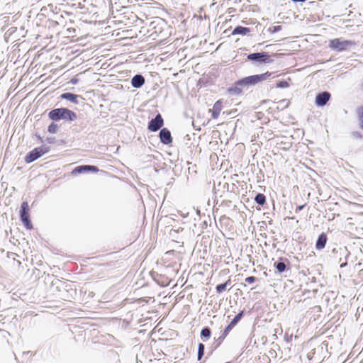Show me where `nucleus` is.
<instances>
[{"label": "nucleus", "instance_id": "1a4fd4ad", "mask_svg": "<svg viewBox=\"0 0 363 363\" xmlns=\"http://www.w3.org/2000/svg\"><path fill=\"white\" fill-rule=\"evenodd\" d=\"M330 98V94L328 91L319 93L315 96V104L318 106H325Z\"/></svg>", "mask_w": 363, "mask_h": 363}, {"label": "nucleus", "instance_id": "cd10ccee", "mask_svg": "<svg viewBox=\"0 0 363 363\" xmlns=\"http://www.w3.org/2000/svg\"><path fill=\"white\" fill-rule=\"evenodd\" d=\"M305 204L297 206L296 208V213H298V211L303 210Z\"/></svg>", "mask_w": 363, "mask_h": 363}, {"label": "nucleus", "instance_id": "b1692460", "mask_svg": "<svg viewBox=\"0 0 363 363\" xmlns=\"http://www.w3.org/2000/svg\"><path fill=\"white\" fill-rule=\"evenodd\" d=\"M277 86L279 88H287L289 86V84L286 81H280L277 83Z\"/></svg>", "mask_w": 363, "mask_h": 363}, {"label": "nucleus", "instance_id": "9d476101", "mask_svg": "<svg viewBox=\"0 0 363 363\" xmlns=\"http://www.w3.org/2000/svg\"><path fill=\"white\" fill-rule=\"evenodd\" d=\"M159 136L160 141L164 145H169L172 142V138L170 131L167 128L160 130Z\"/></svg>", "mask_w": 363, "mask_h": 363}, {"label": "nucleus", "instance_id": "f03ea898", "mask_svg": "<svg viewBox=\"0 0 363 363\" xmlns=\"http://www.w3.org/2000/svg\"><path fill=\"white\" fill-rule=\"evenodd\" d=\"M272 73L265 72L261 74L252 75L249 77H246L238 81V85H242L243 89L245 87H248L249 86H254L259 82L266 80L269 77H270Z\"/></svg>", "mask_w": 363, "mask_h": 363}, {"label": "nucleus", "instance_id": "c85d7f7f", "mask_svg": "<svg viewBox=\"0 0 363 363\" xmlns=\"http://www.w3.org/2000/svg\"><path fill=\"white\" fill-rule=\"evenodd\" d=\"M224 339H225V338H222V335H221L218 337V343L217 346H218V345H219L220 344V342H221Z\"/></svg>", "mask_w": 363, "mask_h": 363}, {"label": "nucleus", "instance_id": "f8f14e48", "mask_svg": "<svg viewBox=\"0 0 363 363\" xmlns=\"http://www.w3.org/2000/svg\"><path fill=\"white\" fill-rule=\"evenodd\" d=\"M98 168L96 167V166H92V165H82V166H78L74 170H73V173H83V172H88V171H91V172H98Z\"/></svg>", "mask_w": 363, "mask_h": 363}, {"label": "nucleus", "instance_id": "f3484780", "mask_svg": "<svg viewBox=\"0 0 363 363\" xmlns=\"http://www.w3.org/2000/svg\"><path fill=\"white\" fill-rule=\"evenodd\" d=\"M222 110V103L220 101H217L214 105H213V111H212V117L213 118H217L220 113Z\"/></svg>", "mask_w": 363, "mask_h": 363}, {"label": "nucleus", "instance_id": "20e7f679", "mask_svg": "<svg viewBox=\"0 0 363 363\" xmlns=\"http://www.w3.org/2000/svg\"><path fill=\"white\" fill-rule=\"evenodd\" d=\"M352 44V43L350 40L335 38L330 40L329 47L334 50L342 51L346 50L347 48Z\"/></svg>", "mask_w": 363, "mask_h": 363}, {"label": "nucleus", "instance_id": "ddd939ff", "mask_svg": "<svg viewBox=\"0 0 363 363\" xmlns=\"http://www.w3.org/2000/svg\"><path fill=\"white\" fill-rule=\"evenodd\" d=\"M242 85L238 84V81L230 88L228 89V93L231 96H238L243 91Z\"/></svg>", "mask_w": 363, "mask_h": 363}, {"label": "nucleus", "instance_id": "a211bd4d", "mask_svg": "<svg viewBox=\"0 0 363 363\" xmlns=\"http://www.w3.org/2000/svg\"><path fill=\"white\" fill-rule=\"evenodd\" d=\"M230 284V280L228 279L225 283L217 285L216 287V291L219 294L223 293V291H225L226 290L227 286Z\"/></svg>", "mask_w": 363, "mask_h": 363}, {"label": "nucleus", "instance_id": "7c9ffc66", "mask_svg": "<svg viewBox=\"0 0 363 363\" xmlns=\"http://www.w3.org/2000/svg\"><path fill=\"white\" fill-rule=\"evenodd\" d=\"M292 1H294V2H304L306 0H292Z\"/></svg>", "mask_w": 363, "mask_h": 363}, {"label": "nucleus", "instance_id": "c756f323", "mask_svg": "<svg viewBox=\"0 0 363 363\" xmlns=\"http://www.w3.org/2000/svg\"><path fill=\"white\" fill-rule=\"evenodd\" d=\"M347 264V263L346 262H344V263H342V264H340V267H341V268H342V267H345Z\"/></svg>", "mask_w": 363, "mask_h": 363}, {"label": "nucleus", "instance_id": "f257e3e1", "mask_svg": "<svg viewBox=\"0 0 363 363\" xmlns=\"http://www.w3.org/2000/svg\"><path fill=\"white\" fill-rule=\"evenodd\" d=\"M48 116L51 120L55 121L60 119L73 121L77 118L76 113L66 108L53 109L49 112Z\"/></svg>", "mask_w": 363, "mask_h": 363}, {"label": "nucleus", "instance_id": "5701e85b", "mask_svg": "<svg viewBox=\"0 0 363 363\" xmlns=\"http://www.w3.org/2000/svg\"><path fill=\"white\" fill-rule=\"evenodd\" d=\"M57 129H58V125L55 123H52L48 126V130L49 133L54 134L57 131Z\"/></svg>", "mask_w": 363, "mask_h": 363}, {"label": "nucleus", "instance_id": "7ed1b4c3", "mask_svg": "<svg viewBox=\"0 0 363 363\" xmlns=\"http://www.w3.org/2000/svg\"><path fill=\"white\" fill-rule=\"evenodd\" d=\"M48 152V148L46 147L40 146L35 147L26 155L25 157V162L26 163L33 162Z\"/></svg>", "mask_w": 363, "mask_h": 363}, {"label": "nucleus", "instance_id": "412c9836", "mask_svg": "<svg viewBox=\"0 0 363 363\" xmlns=\"http://www.w3.org/2000/svg\"><path fill=\"white\" fill-rule=\"evenodd\" d=\"M211 330L208 327L203 328L201 331V337L202 338L208 339L211 337Z\"/></svg>", "mask_w": 363, "mask_h": 363}, {"label": "nucleus", "instance_id": "a878e982", "mask_svg": "<svg viewBox=\"0 0 363 363\" xmlns=\"http://www.w3.org/2000/svg\"><path fill=\"white\" fill-rule=\"evenodd\" d=\"M256 280V278L253 276L252 277H248L245 279V282L248 283V284H252Z\"/></svg>", "mask_w": 363, "mask_h": 363}, {"label": "nucleus", "instance_id": "0eeeda50", "mask_svg": "<svg viewBox=\"0 0 363 363\" xmlns=\"http://www.w3.org/2000/svg\"><path fill=\"white\" fill-rule=\"evenodd\" d=\"M164 121L162 116L158 113L154 118H152L148 124V129L150 131H157L163 125Z\"/></svg>", "mask_w": 363, "mask_h": 363}, {"label": "nucleus", "instance_id": "393cba45", "mask_svg": "<svg viewBox=\"0 0 363 363\" xmlns=\"http://www.w3.org/2000/svg\"><path fill=\"white\" fill-rule=\"evenodd\" d=\"M281 30V26H273V27H271L269 28V30L272 33H277V32L280 31Z\"/></svg>", "mask_w": 363, "mask_h": 363}, {"label": "nucleus", "instance_id": "423d86ee", "mask_svg": "<svg viewBox=\"0 0 363 363\" xmlns=\"http://www.w3.org/2000/svg\"><path fill=\"white\" fill-rule=\"evenodd\" d=\"M247 60L250 61L257 62L260 63H269L272 62L269 55L267 52H255L249 54L247 57Z\"/></svg>", "mask_w": 363, "mask_h": 363}, {"label": "nucleus", "instance_id": "2eb2a0df", "mask_svg": "<svg viewBox=\"0 0 363 363\" xmlns=\"http://www.w3.org/2000/svg\"><path fill=\"white\" fill-rule=\"evenodd\" d=\"M60 97L63 99L68 100L75 104H78L77 99L79 97L78 95L74 94L72 93L66 92L61 94Z\"/></svg>", "mask_w": 363, "mask_h": 363}, {"label": "nucleus", "instance_id": "9b49d317", "mask_svg": "<svg viewBox=\"0 0 363 363\" xmlns=\"http://www.w3.org/2000/svg\"><path fill=\"white\" fill-rule=\"evenodd\" d=\"M145 78L141 74L135 75L131 79V85L134 88H140L145 84Z\"/></svg>", "mask_w": 363, "mask_h": 363}, {"label": "nucleus", "instance_id": "2f4dec72", "mask_svg": "<svg viewBox=\"0 0 363 363\" xmlns=\"http://www.w3.org/2000/svg\"><path fill=\"white\" fill-rule=\"evenodd\" d=\"M361 126L363 128V118L362 119Z\"/></svg>", "mask_w": 363, "mask_h": 363}, {"label": "nucleus", "instance_id": "6e6552de", "mask_svg": "<svg viewBox=\"0 0 363 363\" xmlns=\"http://www.w3.org/2000/svg\"><path fill=\"white\" fill-rule=\"evenodd\" d=\"M243 311H240L238 313L235 318L232 320V321L229 323V325L225 328L223 333L222 334V338H225L229 332L235 326V325L240 321V320L243 316Z\"/></svg>", "mask_w": 363, "mask_h": 363}, {"label": "nucleus", "instance_id": "6ab92c4d", "mask_svg": "<svg viewBox=\"0 0 363 363\" xmlns=\"http://www.w3.org/2000/svg\"><path fill=\"white\" fill-rule=\"evenodd\" d=\"M274 266L279 273L284 272L286 269V265L284 262H276Z\"/></svg>", "mask_w": 363, "mask_h": 363}, {"label": "nucleus", "instance_id": "39448f33", "mask_svg": "<svg viewBox=\"0 0 363 363\" xmlns=\"http://www.w3.org/2000/svg\"><path fill=\"white\" fill-rule=\"evenodd\" d=\"M29 207L27 202H23L21 206L20 216L22 222L27 229L33 228V225L29 219Z\"/></svg>", "mask_w": 363, "mask_h": 363}, {"label": "nucleus", "instance_id": "4468645a", "mask_svg": "<svg viewBox=\"0 0 363 363\" xmlns=\"http://www.w3.org/2000/svg\"><path fill=\"white\" fill-rule=\"evenodd\" d=\"M327 235L325 233H322L318 238V240L315 243V247L317 250H322L325 247L327 242Z\"/></svg>", "mask_w": 363, "mask_h": 363}, {"label": "nucleus", "instance_id": "bb28decb", "mask_svg": "<svg viewBox=\"0 0 363 363\" xmlns=\"http://www.w3.org/2000/svg\"><path fill=\"white\" fill-rule=\"evenodd\" d=\"M357 114L360 120L363 118V106L359 107L357 109Z\"/></svg>", "mask_w": 363, "mask_h": 363}, {"label": "nucleus", "instance_id": "dca6fc26", "mask_svg": "<svg viewBox=\"0 0 363 363\" xmlns=\"http://www.w3.org/2000/svg\"><path fill=\"white\" fill-rule=\"evenodd\" d=\"M250 29L247 27H242L240 26H236L234 30L232 32V35H245L248 33H250Z\"/></svg>", "mask_w": 363, "mask_h": 363}, {"label": "nucleus", "instance_id": "4be33fe9", "mask_svg": "<svg viewBox=\"0 0 363 363\" xmlns=\"http://www.w3.org/2000/svg\"><path fill=\"white\" fill-rule=\"evenodd\" d=\"M205 346L203 343H199L198 345L197 359L201 360L204 354Z\"/></svg>", "mask_w": 363, "mask_h": 363}, {"label": "nucleus", "instance_id": "aec40b11", "mask_svg": "<svg viewBox=\"0 0 363 363\" xmlns=\"http://www.w3.org/2000/svg\"><path fill=\"white\" fill-rule=\"evenodd\" d=\"M255 202L261 206H263L266 202L265 196L262 194H257L255 197Z\"/></svg>", "mask_w": 363, "mask_h": 363}]
</instances>
